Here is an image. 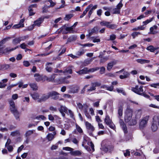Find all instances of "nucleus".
<instances>
[{
	"label": "nucleus",
	"instance_id": "obj_37",
	"mask_svg": "<svg viewBox=\"0 0 159 159\" xmlns=\"http://www.w3.org/2000/svg\"><path fill=\"white\" fill-rule=\"evenodd\" d=\"M65 80L66 78L65 77L60 78L57 80V82L59 84L64 83L65 82Z\"/></svg>",
	"mask_w": 159,
	"mask_h": 159
},
{
	"label": "nucleus",
	"instance_id": "obj_29",
	"mask_svg": "<svg viewBox=\"0 0 159 159\" xmlns=\"http://www.w3.org/2000/svg\"><path fill=\"white\" fill-rule=\"evenodd\" d=\"M34 130H29L26 131L25 134V137L29 138V137L33 134Z\"/></svg>",
	"mask_w": 159,
	"mask_h": 159
},
{
	"label": "nucleus",
	"instance_id": "obj_61",
	"mask_svg": "<svg viewBox=\"0 0 159 159\" xmlns=\"http://www.w3.org/2000/svg\"><path fill=\"white\" fill-rule=\"evenodd\" d=\"M9 104H10V106H11V107H14L15 106L14 102L12 100H11L9 101Z\"/></svg>",
	"mask_w": 159,
	"mask_h": 159
},
{
	"label": "nucleus",
	"instance_id": "obj_33",
	"mask_svg": "<svg viewBox=\"0 0 159 159\" xmlns=\"http://www.w3.org/2000/svg\"><path fill=\"white\" fill-rule=\"evenodd\" d=\"M30 87L33 89V90H36L38 89V86L36 84L32 83L29 84Z\"/></svg>",
	"mask_w": 159,
	"mask_h": 159
},
{
	"label": "nucleus",
	"instance_id": "obj_22",
	"mask_svg": "<svg viewBox=\"0 0 159 159\" xmlns=\"http://www.w3.org/2000/svg\"><path fill=\"white\" fill-rule=\"evenodd\" d=\"M70 153L71 155L74 156H80L81 154V152L79 150H76L72 151L70 152Z\"/></svg>",
	"mask_w": 159,
	"mask_h": 159
},
{
	"label": "nucleus",
	"instance_id": "obj_44",
	"mask_svg": "<svg viewBox=\"0 0 159 159\" xmlns=\"http://www.w3.org/2000/svg\"><path fill=\"white\" fill-rule=\"evenodd\" d=\"M99 69L98 67H96L95 68H92L90 69H88V73L89 72H93Z\"/></svg>",
	"mask_w": 159,
	"mask_h": 159
},
{
	"label": "nucleus",
	"instance_id": "obj_20",
	"mask_svg": "<svg viewBox=\"0 0 159 159\" xmlns=\"http://www.w3.org/2000/svg\"><path fill=\"white\" fill-rule=\"evenodd\" d=\"M135 118H139L142 115V110L141 109H138L136 110L135 111Z\"/></svg>",
	"mask_w": 159,
	"mask_h": 159
},
{
	"label": "nucleus",
	"instance_id": "obj_21",
	"mask_svg": "<svg viewBox=\"0 0 159 159\" xmlns=\"http://www.w3.org/2000/svg\"><path fill=\"white\" fill-rule=\"evenodd\" d=\"M34 77H35V80L38 82L41 80L43 81V76L40 75L39 74L36 73L34 75Z\"/></svg>",
	"mask_w": 159,
	"mask_h": 159
},
{
	"label": "nucleus",
	"instance_id": "obj_48",
	"mask_svg": "<svg viewBox=\"0 0 159 159\" xmlns=\"http://www.w3.org/2000/svg\"><path fill=\"white\" fill-rule=\"evenodd\" d=\"M116 90L118 93H121L124 95H125V92L122 89H119L117 88L116 89Z\"/></svg>",
	"mask_w": 159,
	"mask_h": 159
},
{
	"label": "nucleus",
	"instance_id": "obj_7",
	"mask_svg": "<svg viewBox=\"0 0 159 159\" xmlns=\"http://www.w3.org/2000/svg\"><path fill=\"white\" fill-rule=\"evenodd\" d=\"M73 28L72 26L70 27H66L65 25L62 26L60 29V31L62 32L64 30H66L68 31L70 33H74V30H73Z\"/></svg>",
	"mask_w": 159,
	"mask_h": 159
},
{
	"label": "nucleus",
	"instance_id": "obj_12",
	"mask_svg": "<svg viewBox=\"0 0 159 159\" xmlns=\"http://www.w3.org/2000/svg\"><path fill=\"white\" fill-rule=\"evenodd\" d=\"M57 75V74H53L50 77H48L46 76H43V81L47 80L49 82H52L54 81L56 76Z\"/></svg>",
	"mask_w": 159,
	"mask_h": 159
},
{
	"label": "nucleus",
	"instance_id": "obj_3",
	"mask_svg": "<svg viewBox=\"0 0 159 159\" xmlns=\"http://www.w3.org/2000/svg\"><path fill=\"white\" fill-rule=\"evenodd\" d=\"M131 90L134 92L139 95H142V93L143 91V86H140L139 87L138 85H136L135 87L132 88Z\"/></svg>",
	"mask_w": 159,
	"mask_h": 159
},
{
	"label": "nucleus",
	"instance_id": "obj_64",
	"mask_svg": "<svg viewBox=\"0 0 159 159\" xmlns=\"http://www.w3.org/2000/svg\"><path fill=\"white\" fill-rule=\"evenodd\" d=\"M77 107L80 110L82 109L83 108V106L82 104L80 103H78L77 104Z\"/></svg>",
	"mask_w": 159,
	"mask_h": 159
},
{
	"label": "nucleus",
	"instance_id": "obj_25",
	"mask_svg": "<svg viewBox=\"0 0 159 159\" xmlns=\"http://www.w3.org/2000/svg\"><path fill=\"white\" fill-rule=\"evenodd\" d=\"M136 61L139 63L141 64H143L146 63H148L150 61L149 60L143 59H139L136 60Z\"/></svg>",
	"mask_w": 159,
	"mask_h": 159
},
{
	"label": "nucleus",
	"instance_id": "obj_54",
	"mask_svg": "<svg viewBox=\"0 0 159 159\" xmlns=\"http://www.w3.org/2000/svg\"><path fill=\"white\" fill-rule=\"evenodd\" d=\"M85 114L86 116L89 119H91V116L89 114L88 111L86 110H85L84 111Z\"/></svg>",
	"mask_w": 159,
	"mask_h": 159
},
{
	"label": "nucleus",
	"instance_id": "obj_18",
	"mask_svg": "<svg viewBox=\"0 0 159 159\" xmlns=\"http://www.w3.org/2000/svg\"><path fill=\"white\" fill-rule=\"evenodd\" d=\"M157 125V123L155 122V121L153 120L151 126V129L153 131L155 132L158 129Z\"/></svg>",
	"mask_w": 159,
	"mask_h": 159
},
{
	"label": "nucleus",
	"instance_id": "obj_9",
	"mask_svg": "<svg viewBox=\"0 0 159 159\" xmlns=\"http://www.w3.org/2000/svg\"><path fill=\"white\" fill-rule=\"evenodd\" d=\"M44 17L42 16L36 20L34 21V22L33 24L35 26L39 27L40 26L41 24L43 21Z\"/></svg>",
	"mask_w": 159,
	"mask_h": 159
},
{
	"label": "nucleus",
	"instance_id": "obj_50",
	"mask_svg": "<svg viewBox=\"0 0 159 159\" xmlns=\"http://www.w3.org/2000/svg\"><path fill=\"white\" fill-rule=\"evenodd\" d=\"M116 35L114 34H112L110 35V39L108 40H113L116 39Z\"/></svg>",
	"mask_w": 159,
	"mask_h": 159
},
{
	"label": "nucleus",
	"instance_id": "obj_34",
	"mask_svg": "<svg viewBox=\"0 0 159 159\" xmlns=\"http://www.w3.org/2000/svg\"><path fill=\"white\" fill-rule=\"evenodd\" d=\"M118 114L120 116H121L123 114V107L121 106L119 107L118 110Z\"/></svg>",
	"mask_w": 159,
	"mask_h": 159
},
{
	"label": "nucleus",
	"instance_id": "obj_43",
	"mask_svg": "<svg viewBox=\"0 0 159 159\" xmlns=\"http://www.w3.org/2000/svg\"><path fill=\"white\" fill-rule=\"evenodd\" d=\"M154 19L153 17H152L150 18V19H148L145 21L143 22V23L144 24V25H146L148 24L149 23V22L152 21Z\"/></svg>",
	"mask_w": 159,
	"mask_h": 159
},
{
	"label": "nucleus",
	"instance_id": "obj_1",
	"mask_svg": "<svg viewBox=\"0 0 159 159\" xmlns=\"http://www.w3.org/2000/svg\"><path fill=\"white\" fill-rule=\"evenodd\" d=\"M133 113V110L130 108H127L125 113V121L130 125H134L137 123L136 119L132 118Z\"/></svg>",
	"mask_w": 159,
	"mask_h": 159
},
{
	"label": "nucleus",
	"instance_id": "obj_55",
	"mask_svg": "<svg viewBox=\"0 0 159 159\" xmlns=\"http://www.w3.org/2000/svg\"><path fill=\"white\" fill-rule=\"evenodd\" d=\"M6 147H7V149L8 151L10 152H12L13 150V148L11 145H8Z\"/></svg>",
	"mask_w": 159,
	"mask_h": 159
},
{
	"label": "nucleus",
	"instance_id": "obj_45",
	"mask_svg": "<svg viewBox=\"0 0 159 159\" xmlns=\"http://www.w3.org/2000/svg\"><path fill=\"white\" fill-rule=\"evenodd\" d=\"M92 40L94 43L99 42L100 41L99 39H97L94 37H93L91 38Z\"/></svg>",
	"mask_w": 159,
	"mask_h": 159
},
{
	"label": "nucleus",
	"instance_id": "obj_38",
	"mask_svg": "<svg viewBox=\"0 0 159 159\" xmlns=\"http://www.w3.org/2000/svg\"><path fill=\"white\" fill-rule=\"evenodd\" d=\"M73 16L72 14L66 15L64 18V20H68Z\"/></svg>",
	"mask_w": 159,
	"mask_h": 159
},
{
	"label": "nucleus",
	"instance_id": "obj_36",
	"mask_svg": "<svg viewBox=\"0 0 159 159\" xmlns=\"http://www.w3.org/2000/svg\"><path fill=\"white\" fill-rule=\"evenodd\" d=\"M109 23V22H107L106 21L103 20L101 21L100 23V25L102 26H106L107 27Z\"/></svg>",
	"mask_w": 159,
	"mask_h": 159
},
{
	"label": "nucleus",
	"instance_id": "obj_46",
	"mask_svg": "<svg viewBox=\"0 0 159 159\" xmlns=\"http://www.w3.org/2000/svg\"><path fill=\"white\" fill-rule=\"evenodd\" d=\"M28 11L29 12V16H32L34 15L35 12H33V10L31 8H28Z\"/></svg>",
	"mask_w": 159,
	"mask_h": 159
},
{
	"label": "nucleus",
	"instance_id": "obj_56",
	"mask_svg": "<svg viewBox=\"0 0 159 159\" xmlns=\"http://www.w3.org/2000/svg\"><path fill=\"white\" fill-rule=\"evenodd\" d=\"M93 6V4H90L89 5L88 7H87V8H86L85 10L84 11L86 13L89 11V9Z\"/></svg>",
	"mask_w": 159,
	"mask_h": 159
},
{
	"label": "nucleus",
	"instance_id": "obj_58",
	"mask_svg": "<svg viewBox=\"0 0 159 159\" xmlns=\"http://www.w3.org/2000/svg\"><path fill=\"white\" fill-rule=\"evenodd\" d=\"M123 6V4L121 2H120L119 4L116 6V8L120 10L121 8Z\"/></svg>",
	"mask_w": 159,
	"mask_h": 159
},
{
	"label": "nucleus",
	"instance_id": "obj_52",
	"mask_svg": "<svg viewBox=\"0 0 159 159\" xmlns=\"http://www.w3.org/2000/svg\"><path fill=\"white\" fill-rule=\"evenodd\" d=\"M63 149L66 151L72 152L74 150V149L72 148L69 147H66L63 148Z\"/></svg>",
	"mask_w": 159,
	"mask_h": 159
},
{
	"label": "nucleus",
	"instance_id": "obj_35",
	"mask_svg": "<svg viewBox=\"0 0 159 159\" xmlns=\"http://www.w3.org/2000/svg\"><path fill=\"white\" fill-rule=\"evenodd\" d=\"M103 88L105 89L111 91H113L114 89V87L113 85H111L110 87H108L106 85H104L103 86Z\"/></svg>",
	"mask_w": 159,
	"mask_h": 159
},
{
	"label": "nucleus",
	"instance_id": "obj_49",
	"mask_svg": "<svg viewBox=\"0 0 159 159\" xmlns=\"http://www.w3.org/2000/svg\"><path fill=\"white\" fill-rule=\"evenodd\" d=\"M116 73H108L106 74V75L108 77H115Z\"/></svg>",
	"mask_w": 159,
	"mask_h": 159
},
{
	"label": "nucleus",
	"instance_id": "obj_31",
	"mask_svg": "<svg viewBox=\"0 0 159 159\" xmlns=\"http://www.w3.org/2000/svg\"><path fill=\"white\" fill-rule=\"evenodd\" d=\"M12 37H8L6 38H4L2 41L0 42V44L3 45L7 41L9 40Z\"/></svg>",
	"mask_w": 159,
	"mask_h": 159
},
{
	"label": "nucleus",
	"instance_id": "obj_53",
	"mask_svg": "<svg viewBox=\"0 0 159 159\" xmlns=\"http://www.w3.org/2000/svg\"><path fill=\"white\" fill-rule=\"evenodd\" d=\"M100 73L101 74H104L105 70V68L104 67H102L100 68Z\"/></svg>",
	"mask_w": 159,
	"mask_h": 159
},
{
	"label": "nucleus",
	"instance_id": "obj_32",
	"mask_svg": "<svg viewBox=\"0 0 159 159\" xmlns=\"http://www.w3.org/2000/svg\"><path fill=\"white\" fill-rule=\"evenodd\" d=\"M111 22H109V23L108 24L107 28L111 29H114L116 28L117 25L116 24H111Z\"/></svg>",
	"mask_w": 159,
	"mask_h": 159
},
{
	"label": "nucleus",
	"instance_id": "obj_42",
	"mask_svg": "<svg viewBox=\"0 0 159 159\" xmlns=\"http://www.w3.org/2000/svg\"><path fill=\"white\" fill-rule=\"evenodd\" d=\"M19 134L20 133L19 131L18 130H16L15 131L12 132L11 134V135L13 136H17V135H19Z\"/></svg>",
	"mask_w": 159,
	"mask_h": 159
},
{
	"label": "nucleus",
	"instance_id": "obj_10",
	"mask_svg": "<svg viewBox=\"0 0 159 159\" xmlns=\"http://www.w3.org/2000/svg\"><path fill=\"white\" fill-rule=\"evenodd\" d=\"M85 125L86 126V128L88 130L89 132H90V134H91V132H93L94 130V127L88 121L85 122Z\"/></svg>",
	"mask_w": 159,
	"mask_h": 159
},
{
	"label": "nucleus",
	"instance_id": "obj_8",
	"mask_svg": "<svg viewBox=\"0 0 159 159\" xmlns=\"http://www.w3.org/2000/svg\"><path fill=\"white\" fill-rule=\"evenodd\" d=\"M101 85V84L98 82H95L94 83H91V87L90 89L87 90L88 91L91 92L93 90H94L96 89V87L97 86H99Z\"/></svg>",
	"mask_w": 159,
	"mask_h": 159
},
{
	"label": "nucleus",
	"instance_id": "obj_26",
	"mask_svg": "<svg viewBox=\"0 0 159 159\" xmlns=\"http://www.w3.org/2000/svg\"><path fill=\"white\" fill-rule=\"evenodd\" d=\"M159 48H155L152 45H150L147 48V49L150 51L152 52H154V51Z\"/></svg>",
	"mask_w": 159,
	"mask_h": 159
},
{
	"label": "nucleus",
	"instance_id": "obj_4",
	"mask_svg": "<svg viewBox=\"0 0 159 159\" xmlns=\"http://www.w3.org/2000/svg\"><path fill=\"white\" fill-rule=\"evenodd\" d=\"M5 46H2V45L0 44V54L2 53H8L9 52L16 49L17 48H18V46H17L14 48H12V49H10L9 48H7L3 50V49L5 48Z\"/></svg>",
	"mask_w": 159,
	"mask_h": 159
},
{
	"label": "nucleus",
	"instance_id": "obj_47",
	"mask_svg": "<svg viewBox=\"0 0 159 159\" xmlns=\"http://www.w3.org/2000/svg\"><path fill=\"white\" fill-rule=\"evenodd\" d=\"M76 129L77 131L80 133H81L83 132V130L77 124L76 125Z\"/></svg>",
	"mask_w": 159,
	"mask_h": 159
},
{
	"label": "nucleus",
	"instance_id": "obj_17",
	"mask_svg": "<svg viewBox=\"0 0 159 159\" xmlns=\"http://www.w3.org/2000/svg\"><path fill=\"white\" fill-rule=\"evenodd\" d=\"M56 132L54 131L53 132V134L49 133L46 136V139L48 141H51L53 140L54 138V136L56 134Z\"/></svg>",
	"mask_w": 159,
	"mask_h": 159
},
{
	"label": "nucleus",
	"instance_id": "obj_62",
	"mask_svg": "<svg viewBox=\"0 0 159 159\" xmlns=\"http://www.w3.org/2000/svg\"><path fill=\"white\" fill-rule=\"evenodd\" d=\"M10 110L11 112L12 113L17 111V110L16 107L15 106L14 107H10Z\"/></svg>",
	"mask_w": 159,
	"mask_h": 159
},
{
	"label": "nucleus",
	"instance_id": "obj_2",
	"mask_svg": "<svg viewBox=\"0 0 159 159\" xmlns=\"http://www.w3.org/2000/svg\"><path fill=\"white\" fill-rule=\"evenodd\" d=\"M150 117L149 115H147L142 119L139 123L140 128H143L146 126Z\"/></svg>",
	"mask_w": 159,
	"mask_h": 159
},
{
	"label": "nucleus",
	"instance_id": "obj_41",
	"mask_svg": "<svg viewBox=\"0 0 159 159\" xmlns=\"http://www.w3.org/2000/svg\"><path fill=\"white\" fill-rule=\"evenodd\" d=\"M12 113L14 115L16 119V120H18L19 118V113L18 111L17 110L16 111H15L13 112V113Z\"/></svg>",
	"mask_w": 159,
	"mask_h": 159
},
{
	"label": "nucleus",
	"instance_id": "obj_16",
	"mask_svg": "<svg viewBox=\"0 0 159 159\" xmlns=\"http://www.w3.org/2000/svg\"><path fill=\"white\" fill-rule=\"evenodd\" d=\"M25 20L24 19H21L19 24L14 25L13 26L12 28L14 29H15L24 27V24H23V23L25 21Z\"/></svg>",
	"mask_w": 159,
	"mask_h": 159
},
{
	"label": "nucleus",
	"instance_id": "obj_60",
	"mask_svg": "<svg viewBox=\"0 0 159 159\" xmlns=\"http://www.w3.org/2000/svg\"><path fill=\"white\" fill-rule=\"evenodd\" d=\"M36 118L38 120H39V119L41 118L43 120H44L45 119H46L45 117L44 116H43L42 115H39V116H38L36 117Z\"/></svg>",
	"mask_w": 159,
	"mask_h": 159
},
{
	"label": "nucleus",
	"instance_id": "obj_59",
	"mask_svg": "<svg viewBox=\"0 0 159 159\" xmlns=\"http://www.w3.org/2000/svg\"><path fill=\"white\" fill-rule=\"evenodd\" d=\"M150 86L152 87L157 88L158 86H159V83L151 84H150Z\"/></svg>",
	"mask_w": 159,
	"mask_h": 159
},
{
	"label": "nucleus",
	"instance_id": "obj_40",
	"mask_svg": "<svg viewBox=\"0 0 159 159\" xmlns=\"http://www.w3.org/2000/svg\"><path fill=\"white\" fill-rule=\"evenodd\" d=\"M140 34H141L139 32H135L132 34L131 36H132L133 39H134L136 37H137Z\"/></svg>",
	"mask_w": 159,
	"mask_h": 159
},
{
	"label": "nucleus",
	"instance_id": "obj_15",
	"mask_svg": "<svg viewBox=\"0 0 159 159\" xmlns=\"http://www.w3.org/2000/svg\"><path fill=\"white\" fill-rule=\"evenodd\" d=\"M48 93V94H43L41 97L37 100L38 102H44L49 98Z\"/></svg>",
	"mask_w": 159,
	"mask_h": 159
},
{
	"label": "nucleus",
	"instance_id": "obj_6",
	"mask_svg": "<svg viewBox=\"0 0 159 159\" xmlns=\"http://www.w3.org/2000/svg\"><path fill=\"white\" fill-rule=\"evenodd\" d=\"M73 68V66L71 65H69L67 67H64L63 69V73L64 75L72 74V69Z\"/></svg>",
	"mask_w": 159,
	"mask_h": 159
},
{
	"label": "nucleus",
	"instance_id": "obj_24",
	"mask_svg": "<svg viewBox=\"0 0 159 159\" xmlns=\"http://www.w3.org/2000/svg\"><path fill=\"white\" fill-rule=\"evenodd\" d=\"M10 67V65L9 64H0V70H6L9 68Z\"/></svg>",
	"mask_w": 159,
	"mask_h": 159
},
{
	"label": "nucleus",
	"instance_id": "obj_39",
	"mask_svg": "<svg viewBox=\"0 0 159 159\" xmlns=\"http://www.w3.org/2000/svg\"><path fill=\"white\" fill-rule=\"evenodd\" d=\"M48 1L50 3V5L49 6H48L47 7V8H50V7H53L56 4V2H53V1L52 0H48Z\"/></svg>",
	"mask_w": 159,
	"mask_h": 159
},
{
	"label": "nucleus",
	"instance_id": "obj_13",
	"mask_svg": "<svg viewBox=\"0 0 159 159\" xmlns=\"http://www.w3.org/2000/svg\"><path fill=\"white\" fill-rule=\"evenodd\" d=\"M99 28L98 26H95L92 29L89 31V36H91L93 33H98L99 30Z\"/></svg>",
	"mask_w": 159,
	"mask_h": 159
},
{
	"label": "nucleus",
	"instance_id": "obj_5",
	"mask_svg": "<svg viewBox=\"0 0 159 159\" xmlns=\"http://www.w3.org/2000/svg\"><path fill=\"white\" fill-rule=\"evenodd\" d=\"M49 97H51L54 100H57L59 98V93L55 91H52L48 93Z\"/></svg>",
	"mask_w": 159,
	"mask_h": 159
},
{
	"label": "nucleus",
	"instance_id": "obj_11",
	"mask_svg": "<svg viewBox=\"0 0 159 159\" xmlns=\"http://www.w3.org/2000/svg\"><path fill=\"white\" fill-rule=\"evenodd\" d=\"M58 110L60 112L62 116L65 117V114L64 113H67L68 111L67 108L65 106L61 105L60 108H59Z\"/></svg>",
	"mask_w": 159,
	"mask_h": 159
},
{
	"label": "nucleus",
	"instance_id": "obj_63",
	"mask_svg": "<svg viewBox=\"0 0 159 159\" xmlns=\"http://www.w3.org/2000/svg\"><path fill=\"white\" fill-rule=\"evenodd\" d=\"M27 46V45L25 44V43H23L20 45V47L23 49H25L26 48V47Z\"/></svg>",
	"mask_w": 159,
	"mask_h": 159
},
{
	"label": "nucleus",
	"instance_id": "obj_14",
	"mask_svg": "<svg viewBox=\"0 0 159 159\" xmlns=\"http://www.w3.org/2000/svg\"><path fill=\"white\" fill-rule=\"evenodd\" d=\"M117 61L114 60L108 63L107 66V69L108 70L110 71L112 68L113 66L116 64Z\"/></svg>",
	"mask_w": 159,
	"mask_h": 159
},
{
	"label": "nucleus",
	"instance_id": "obj_30",
	"mask_svg": "<svg viewBox=\"0 0 159 159\" xmlns=\"http://www.w3.org/2000/svg\"><path fill=\"white\" fill-rule=\"evenodd\" d=\"M104 121L107 125L110 124V123L112 122L109 116L107 115H106V116Z\"/></svg>",
	"mask_w": 159,
	"mask_h": 159
},
{
	"label": "nucleus",
	"instance_id": "obj_57",
	"mask_svg": "<svg viewBox=\"0 0 159 159\" xmlns=\"http://www.w3.org/2000/svg\"><path fill=\"white\" fill-rule=\"evenodd\" d=\"M23 64L24 66L25 67H28L30 65V64L29 62L26 61H23Z\"/></svg>",
	"mask_w": 159,
	"mask_h": 159
},
{
	"label": "nucleus",
	"instance_id": "obj_28",
	"mask_svg": "<svg viewBox=\"0 0 159 159\" xmlns=\"http://www.w3.org/2000/svg\"><path fill=\"white\" fill-rule=\"evenodd\" d=\"M77 38V37L76 35H72L70 37L67 39L68 42H71L75 41Z\"/></svg>",
	"mask_w": 159,
	"mask_h": 159
},
{
	"label": "nucleus",
	"instance_id": "obj_27",
	"mask_svg": "<svg viewBox=\"0 0 159 159\" xmlns=\"http://www.w3.org/2000/svg\"><path fill=\"white\" fill-rule=\"evenodd\" d=\"M31 95L32 96V98L35 100H38L39 98V93H34L33 94H31Z\"/></svg>",
	"mask_w": 159,
	"mask_h": 159
},
{
	"label": "nucleus",
	"instance_id": "obj_19",
	"mask_svg": "<svg viewBox=\"0 0 159 159\" xmlns=\"http://www.w3.org/2000/svg\"><path fill=\"white\" fill-rule=\"evenodd\" d=\"M88 68L87 67H85L84 69L79 71H76V72L78 73L79 75H81L88 73Z\"/></svg>",
	"mask_w": 159,
	"mask_h": 159
},
{
	"label": "nucleus",
	"instance_id": "obj_51",
	"mask_svg": "<svg viewBox=\"0 0 159 159\" xmlns=\"http://www.w3.org/2000/svg\"><path fill=\"white\" fill-rule=\"evenodd\" d=\"M113 13L114 14H120V10L116 8L113 9Z\"/></svg>",
	"mask_w": 159,
	"mask_h": 159
},
{
	"label": "nucleus",
	"instance_id": "obj_23",
	"mask_svg": "<svg viewBox=\"0 0 159 159\" xmlns=\"http://www.w3.org/2000/svg\"><path fill=\"white\" fill-rule=\"evenodd\" d=\"M24 40L22 37L16 38L12 40V43L14 44H17L20 43L21 41Z\"/></svg>",
	"mask_w": 159,
	"mask_h": 159
}]
</instances>
